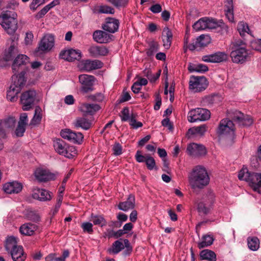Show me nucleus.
<instances>
[{"label": "nucleus", "instance_id": "f257e3e1", "mask_svg": "<svg viewBox=\"0 0 261 261\" xmlns=\"http://www.w3.org/2000/svg\"><path fill=\"white\" fill-rule=\"evenodd\" d=\"M189 181L192 189H202L207 185L210 178L206 169L200 166L195 167L189 176Z\"/></svg>", "mask_w": 261, "mask_h": 261}, {"label": "nucleus", "instance_id": "f03ea898", "mask_svg": "<svg viewBox=\"0 0 261 261\" xmlns=\"http://www.w3.org/2000/svg\"><path fill=\"white\" fill-rule=\"evenodd\" d=\"M238 178L240 180L248 182L249 186L254 191L260 193L261 173L249 172L247 168L243 167L239 172Z\"/></svg>", "mask_w": 261, "mask_h": 261}, {"label": "nucleus", "instance_id": "7ed1b4c3", "mask_svg": "<svg viewBox=\"0 0 261 261\" xmlns=\"http://www.w3.org/2000/svg\"><path fill=\"white\" fill-rule=\"evenodd\" d=\"M230 56L233 63L242 64L247 60L249 54L244 41L234 42Z\"/></svg>", "mask_w": 261, "mask_h": 261}, {"label": "nucleus", "instance_id": "20e7f679", "mask_svg": "<svg viewBox=\"0 0 261 261\" xmlns=\"http://www.w3.org/2000/svg\"><path fill=\"white\" fill-rule=\"evenodd\" d=\"M17 14L15 12L6 11L0 16V24L9 34H12L17 29Z\"/></svg>", "mask_w": 261, "mask_h": 261}, {"label": "nucleus", "instance_id": "39448f33", "mask_svg": "<svg viewBox=\"0 0 261 261\" xmlns=\"http://www.w3.org/2000/svg\"><path fill=\"white\" fill-rule=\"evenodd\" d=\"M54 147L59 154L71 159L76 154V150L73 146H69L63 140L57 139L54 141Z\"/></svg>", "mask_w": 261, "mask_h": 261}, {"label": "nucleus", "instance_id": "423d86ee", "mask_svg": "<svg viewBox=\"0 0 261 261\" xmlns=\"http://www.w3.org/2000/svg\"><path fill=\"white\" fill-rule=\"evenodd\" d=\"M208 86V82L203 76H191L189 81V89L194 93L204 91Z\"/></svg>", "mask_w": 261, "mask_h": 261}, {"label": "nucleus", "instance_id": "0eeeda50", "mask_svg": "<svg viewBox=\"0 0 261 261\" xmlns=\"http://www.w3.org/2000/svg\"><path fill=\"white\" fill-rule=\"evenodd\" d=\"M210 116L211 112L209 110L198 108L189 112L188 119L190 122H194L197 121H205L208 120Z\"/></svg>", "mask_w": 261, "mask_h": 261}, {"label": "nucleus", "instance_id": "6e6552de", "mask_svg": "<svg viewBox=\"0 0 261 261\" xmlns=\"http://www.w3.org/2000/svg\"><path fill=\"white\" fill-rule=\"evenodd\" d=\"M54 45L55 36L51 34H46L41 39L35 51L36 53L39 51L47 53L51 50Z\"/></svg>", "mask_w": 261, "mask_h": 261}, {"label": "nucleus", "instance_id": "1a4fd4ad", "mask_svg": "<svg viewBox=\"0 0 261 261\" xmlns=\"http://www.w3.org/2000/svg\"><path fill=\"white\" fill-rule=\"evenodd\" d=\"M79 80L81 84L80 91L84 94L87 93L93 90L94 83L95 78L93 75L86 74L79 76Z\"/></svg>", "mask_w": 261, "mask_h": 261}, {"label": "nucleus", "instance_id": "9d476101", "mask_svg": "<svg viewBox=\"0 0 261 261\" xmlns=\"http://www.w3.org/2000/svg\"><path fill=\"white\" fill-rule=\"evenodd\" d=\"M234 130V124L233 121L228 119H223L221 120L219 123L217 134L219 136H226L227 135L233 136Z\"/></svg>", "mask_w": 261, "mask_h": 261}, {"label": "nucleus", "instance_id": "9b49d317", "mask_svg": "<svg viewBox=\"0 0 261 261\" xmlns=\"http://www.w3.org/2000/svg\"><path fill=\"white\" fill-rule=\"evenodd\" d=\"M234 122L240 126H249L253 123L252 118L247 115H244L240 111H235L232 116Z\"/></svg>", "mask_w": 261, "mask_h": 261}, {"label": "nucleus", "instance_id": "f8f14e48", "mask_svg": "<svg viewBox=\"0 0 261 261\" xmlns=\"http://www.w3.org/2000/svg\"><path fill=\"white\" fill-rule=\"evenodd\" d=\"M60 135L62 138L77 144L81 143L84 138L82 133H75L69 129L62 130Z\"/></svg>", "mask_w": 261, "mask_h": 261}, {"label": "nucleus", "instance_id": "ddd939ff", "mask_svg": "<svg viewBox=\"0 0 261 261\" xmlns=\"http://www.w3.org/2000/svg\"><path fill=\"white\" fill-rule=\"evenodd\" d=\"M34 174L36 180L39 182H46L55 178L54 173L43 168H36Z\"/></svg>", "mask_w": 261, "mask_h": 261}, {"label": "nucleus", "instance_id": "4468645a", "mask_svg": "<svg viewBox=\"0 0 261 261\" xmlns=\"http://www.w3.org/2000/svg\"><path fill=\"white\" fill-rule=\"evenodd\" d=\"M29 62V58L24 55H18L14 60L12 66L14 72H17L19 70H24L25 66Z\"/></svg>", "mask_w": 261, "mask_h": 261}, {"label": "nucleus", "instance_id": "2eb2a0df", "mask_svg": "<svg viewBox=\"0 0 261 261\" xmlns=\"http://www.w3.org/2000/svg\"><path fill=\"white\" fill-rule=\"evenodd\" d=\"M227 59V55L223 52H218L214 54L205 55L202 58V60L204 62L211 63H220L226 61Z\"/></svg>", "mask_w": 261, "mask_h": 261}, {"label": "nucleus", "instance_id": "dca6fc26", "mask_svg": "<svg viewBox=\"0 0 261 261\" xmlns=\"http://www.w3.org/2000/svg\"><path fill=\"white\" fill-rule=\"evenodd\" d=\"M227 59V55L223 52H218L214 54L205 55L202 58V60L204 62L211 63H220L226 61Z\"/></svg>", "mask_w": 261, "mask_h": 261}, {"label": "nucleus", "instance_id": "f3484780", "mask_svg": "<svg viewBox=\"0 0 261 261\" xmlns=\"http://www.w3.org/2000/svg\"><path fill=\"white\" fill-rule=\"evenodd\" d=\"M60 56L63 59L72 62L75 60H79L81 58V53L79 50L71 49L61 51Z\"/></svg>", "mask_w": 261, "mask_h": 261}, {"label": "nucleus", "instance_id": "a211bd4d", "mask_svg": "<svg viewBox=\"0 0 261 261\" xmlns=\"http://www.w3.org/2000/svg\"><path fill=\"white\" fill-rule=\"evenodd\" d=\"M20 102L24 111L31 109L33 105V91L28 90L23 92L20 97Z\"/></svg>", "mask_w": 261, "mask_h": 261}, {"label": "nucleus", "instance_id": "6ab92c4d", "mask_svg": "<svg viewBox=\"0 0 261 261\" xmlns=\"http://www.w3.org/2000/svg\"><path fill=\"white\" fill-rule=\"evenodd\" d=\"M119 21L114 18L108 17L106 19L105 23L102 25V29L109 33H114L119 28Z\"/></svg>", "mask_w": 261, "mask_h": 261}, {"label": "nucleus", "instance_id": "aec40b11", "mask_svg": "<svg viewBox=\"0 0 261 261\" xmlns=\"http://www.w3.org/2000/svg\"><path fill=\"white\" fill-rule=\"evenodd\" d=\"M188 153L193 156L205 155L206 153L205 147L197 143H192L189 145L187 148Z\"/></svg>", "mask_w": 261, "mask_h": 261}, {"label": "nucleus", "instance_id": "412c9836", "mask_svg": "<svg viewBox=\"0 0 261 261\" xmlns=\"http://www.w3.org/2000/svg\"><path fill=\"white\" fill-rule=\"evenodd\" d=\"M92 121L88 119L84 116L77 117L73 122L74 128H81L84 130H88L92 126Z\"/></svg>", "mask_w": 261, "mask_h": 261}, {"label": "nucleus", "instance_id": "4be33fe9", "mask_svg": "<svg viewBox=\"0 0 261 261\" xmlns=\"http://www.w3.org/2000/svg\"><path fill=\"white\" fill-rule=\"evenodd\" d=\"M88 51L93 58L107 56L109 53L108 48L105 46L93 45L89 47Z\"/></svg>", "mask_w": 261, "mask_h": 261}, {"label": "nucleus", "instance_id": "5701e85b", "mask_svg": "<svg viewBox=\"0 0 261 261\" xmlns=\"http://www.w3.org/2000/svg\"><path fill=\"white\" fill-rule=\"evenodd\" d=\"M52 196L50 193L43 189L34 188V199L40 201H49Z\"/></svg>", "mask_w": 261, "mask_h": 261}, {"label": "nucleus", "instance_id": "b1692460", "mask_svg": "<svg viewBox=\"0 0 261 261\" xmlns=\"http://www.w3.org/2000/svg\"><path fill=\"white\" fill-rule=\"evenodd\" d=\"M100 108L98 105L85 103L82 104L79 109L84 115H93L99 110Z\"/></svg>", "mask_w": 261, "mask_h": 261}, {"label": "nucleus", "instance_id": "393cba45", "mask_svg": "<svg viewBox=\"0 0 261 261\" xmlns=\"http://www.w3.org/2000/svg\"><path fill=\"white\" fill-rule=\"evenodd\" d=\"M22 189V185L17 181L6 183L3 186V190L8 194L18 193Z\"/></svg>", "mask_w": 261, "mask_h": 261}, {"label": "nucleus", "instance_id": "a878e982", "mask_svg": "<svg viewBox=\"0 0 261 261\" xmlns=\"http://www.w3.org/2000/svg\"><path fill=\"white\" fill-rule=\"evenodd\" d=\"M93 38L95 41L99 43H107L111 40L110 35L101 30L95 31L93 33Z\"/></svg>", "mask_w": 261, "mask_h": 261}, {"label": "nucleus", "instance_id": "bb28decb", "mask_svg": "<svg viewBox=\"0 0 261 261\" xmlns=\"http://www.w3.org/2000/svg\"><path fill=\"white\" fill-rule=\"evenodd\" d=\"M25 72L22 71L20 74L16 75L15 74L12 76V84L11 85L15 86L16 87L19 88L21 91L22 88L25 85L27 78L24 76Z\"/></svg>", "mask_w": 261, "mask_h": 261}, {"label": "nucleus", "instance_id": "cd10ccee", "mask_svg": "<svg viewBox=\"0 0 261 261\" xmlns=\"http://www.w3.org/2000/svg\"><path fill=\"white\" fill-rule=\"evenodd\" d=\"M135 206V196L130 194L126 201L124 202H120L118 207L119 210L123 211H127L129 209H133Z\"/></svg>", "mask_w": 261, "mask_h": 261}, {"label": "nucleus", "instance_id": "c85d7f7f", "mask_svg": "<svg viewBox=\"0 0 261 261\" xmlns=\"http://www.w3.org/2000/svg\"><path fill=\"white\" fill-rule=\"evenodd\" d=\"M209 197L210 199H211L209 202L204 200L198 203L197 210L199 213L204 215H207L209 213L211 210V205L213 202V195H210Z\"/></svg>", "mask_w": 261, "mask_h": 261}, {"label": "nucleus", "instance_id": "c756f323", "mask_svg": "<svg viewBox=\"0 0 261 261\" xmlns=\"http://www.w3.org/2000/svg\"><path fill=\"white\" fill-rule=\"evenodd\" d=\"M103 63L99 60H94L91 61L87 60L83 64V68L87 71H90L94 69L101 68Z\"/></svg>", "mask_w": 261, "mask_h": 261}, {"label": "nucleus", "instance_id": "7c9ffc66", "mask_svg": "<svg viewBox=\"0 0 261 261\" xmlns=\"http://www.w3.org/2000/svg\"><path fill=\"white\" fill-rule=\"evenodd\" d=\"M172 37L173 35L171 31L168 27H165L162 32L163 46L165 48L169 49L170 48Z\"/></svg>", "mask_w": 261, "mask_h": 261}, {"label": "nucleus", "instance_id": "2f4dec72", "mask_svg": "<svg viewBox=\"0 0 261 261\" xmlns=\"http://www.w3.org/2000/svg\"><path fill=\"white\" fill-rule=\"evenodd\" d=\"M224 4V11L226 17L230 22H233L234 14L233 0H226Z\"/></svg>", "mask_w": 261, "mask_h": 261}, {"label": "nucleus", "instance_id": "473e14b6", "mask_svg": "<svg viewBox=\"0 0 261 261\" xmlns=\"http://www.w3.org/2000/svg\"><path fill=\"white\" fill-rule=\"evenodd\" d=\"M9 252H10L14 261H23L25 258L22 247L21 246L14 248Z\"/></svg>", "mask_w": 261, "mask_h": 261}, {"label": "nucleus", "instance_id": "72a5a7b5", "mask_svg": "<svg viewBox=\"0 0 261 261\" xmlns=\"http://www.w3.org/2000/svg\"><path fill=\"white\" fill-rule=\"evenodd\" d=\"M220 101V97L217 94H212L205 96L202 98L201 102L203 106H212L218 103Z\"/></svg>", "mask_w": 261, "mask_h": 261}, {"label": "nucleus", "instance_id": "f704fd0d", "mask_svg": "<svg viewBox=\"0 0 261 261\" xmlns=\"http://www.w3.org/2000/svg\"><path fill=\"white\" fill-rule=\"evenodd\" d=\"M200 257L201 260H207L208 261H216V253L212 250L204 249L200 252Z\"/></svg>", "mask_w": 261, "mask_h": 261}, {"label": "nucleus", "instance_id": "c9c22d12", "mask_svg": "<svg viewBox=\"0 0 261 261\" xmlns=\"http://www.w3.org/2000/svg\"><path fill=\"white\" fill-rule=\"evenodd\" d=\"M214 238L210 235H203L201 238V241L198 243V247L202 249L211 246L214 242Z\"/></svg>", "mask_w": 261, "mask_h": 261}, {"label": "nucleus", "instance_id": "e433bc0d", "mask_svg": "<svg viewBox=\"0 0 261 261\" xmlns=\"http://www.w3.org/2000/svg\"><path fill=\"white\" fill-rule=\"evenodd\" d=\"M248 248L252 251H256L259 248V240L256 237H248L247 239Z\"/></svg>", "mask_w": 261, "mask_h": 261}, {"label": "nucleus", "instance_id": "4c0bfd02", "mask_svg": "<svg viewBox=\"0 0 261 261\" xmlns=\"http://www.w3.org/2000/svg\"><path fill=\"white\" fill-rule=\"evenodd\" d=\"M20 92L19 88L14 85H10L9 90L7 91V98L11 101L15 100Z\"/></svg>", "mask_w": 261, "mask_h": 261}, {"label": "nucleus", "instance_id": "58836bf2", "mask_svg": "<svg viewBox=\"0 0 261 261\" xmlns=\"http://www.w3.org/2000/svg\"><path fill=\"white\" fill-rule=\"evenodd\" d=\"M207 66L202 64H190L188 66V70L190 72H204L208 70Z\"/></svg>", "mask_w": 261, "mask_h": 261}, {"label": "nucleus", "instance_id": "ea45409f", "mask_svg": "<svg viewBox=\"0 0 261 261\" xmlns=\"http://www.w3.org/2000/svg\"><path fill=\"white\" fill-rule=\"evenodd\" d=\"M21 234L31 236L33 234V225L31 223H27L22 225L19 228Z\"/></svg>", "mask_w": 261, "mask_h": 261}, {"label": "nucleus", "instance_id": "a19ab883", "mask_svg": "<svg viewBox=\"0 0 261 261\" xmlns=\"http://www.w3.org/2000/svg\"><path fill=\"white\" fill-rule=\"evenodd\" d=\"M124 248L123 243L119 240L115 241L111 248L108 249L109 253H113L114 254H117L120 251Z\"/></svg>", "mask_w": 261, "mask_h": 261}, {"label": "nucleus", "instance_id": "79ce46f5", "mask_svg": "<svg viewBox=\"0 0 261 261\" xmlns=\"http://www.w3.org/2000/svg\"><path fill=\"white\" fill-rule=\"evenodd\" d=\"M19 246L17 245V238L13 237H9L6 242V248L7 251H10L13 249L14 248H16Z\"/></svg>", "mask_w": 261, "mask_h": 261}, {"label": "nucleus", "instance_id": "37998d69", "mask_svg": "<svg viewBox=\"0 0 261 261\" xmlns=\"http://www.w3.org/2000/svg\"><path fill=\"white\" fill-rule=\"evenodd\" d=\"M210 43V37L208 35H201L198 37L196 41V45L198 47L206 46Z\"/></svg>", "mask_w": 261, "mask_h": 261}, {"label": "nucleus", "instance_id": "c03bdc74", "mask_svg": "<svg viewBox=\"0 0 261 261\" xmlns=\"http://www.w3.org/2000/svg\"><path fill=\"white\" fill-rule=\"evenodd\" d=\"M206 125L203 124L189 129L188 133L191 135L199 134L200 135H203L206 131Z\"/></svg>", "mask_w": 261, "mask_h": 261}, {"label": "nucleus", "instance_id": "a18cd8bd", "mask_svg": "<svg viewBox=\"0 0 261 261\" xmlns=\"http://www.w3.org/2000/svg\"><path fill=\"white\" fill-rule=\"evenodd\" d=\"M205 18L206 29H214L221 26L222 22H219L216 19L212 18Z\"/></svg>", "mask_w": 261, "mask_h": 261}, {"label": "nucleus", "instance_id": "49530a36", "mask_svg": "<svg viewBox=\"0 0 261 261\" xmlns=\"http://www.w3.org/2000/svg\"><path fill=\"white\" fill-rule=\"evenodd\" d=\"M42 118V111L40 107H35V113L34 114V126L40 123Z\"/></svg>", "mask_w": 261, "mask_h": 261}, {"label": "nucleus", "instance_id": "de8ad7c7", "mask_svg": "<svg viewBox=\"0 0 261 261\" xmlns=\"http://www.w3.org/2000/svg\"><path fill=\"white\" fill-rule=\"evenodd\" d=\"M158 49V43L154 41H150L149 43V48L146 50V54L148 57H151L153 56Z\"/></svg>", "mask_w": 261, "mask_h": 261}, {"label": "nucleus", "instance_id": "09e8293b", "mask_svg": "<svg viewBox=\"0 0 261 261\" xmlns=\"http://www.w3.org/2000/svg\"><path fill=\"white\" fill-rule=\"evenodd\" d=\"M238 30L241 36H243L246 33L250 34V29L247 23L241 21L238 24Z\"/></svg>", "mask_w": 261, "mask_h": 261}, {"label": "nucleus", "instance_id": "8fccbe9b", "mask_svg": "<svg viewBox=\"0 0 261 261\" xmlns=\"http://www.w3.org/2000/svg\"><path fill=\"white\" fill-rule=\"evenodd\" d=\"M4 129L13 128L16 124V119L13 117H10L7 119L2 120Z\"/></svg>", "mask_w": 261, "mask_h": 261}, {"label": "nucleus", "instance_id": "3c124183", "mask_svg": "<svg viewBox=\"0 0 261 261\" xmlns=\"http://www.w3.org/2000/svg\"><path fill=\"white\" fill-rule=\"evenodd\" d=\"M205 21V17L200 18L193 25V29L197 31L206 29L207 25Z\"/></svg>", "mask_w": 261, "mask_h": 261}, {"label": "nucleus", "instance_id": "603ef678", "mask_svg": "<svg viewBox=\"0 0 261 261\" xmlns=\"http://www.w3.org/2000/svg\"><path fill=\"white\" fill-rule=\"evenodd\" d=\"M16 50V49L14 44L11 45L8 50H6L5 52L4 57L5 60L7 61L11 60L14 55Z\"/></svg>", "mask_w": 261, "mask_h": 261}, {"label": "nucleus", "instance_id": "864d4df0", "mask_svg": "<svg viewBox=\"0 0 261 261\" xmlns=\"http://www.w3.org/2000/svg\"><path fill=\"white\" fill-rule=\"evenodd\" d=\"M94 225H98L101 226H103L106 225V221L103 217L98 215H93L91 216V220Z\"/></svg>", "mask_w": 261, "mask_h": 261}, {"label": "nucleus", "instance_id": "5fc2aeb1", "mask_svg": "<svg viewBox=\"0 0 261 261\" xmlns=\"http://www.w3.org/2000/svg\"><path fill=\"white\" fill-rule=\"evenodd\" d=\"M137 115L135 113H132L129 119V124L134 128H138L142 126L143 124L141 122L137 121L136 118Z\"/></svg>", "mask_w": 261, "mask_h": 261}, {"label": "nucleus", "instance_id": "6e6d98bb", "mask_svg": "<svg viewBox=\"0 0 261 261\" xmlns=\"http://www.w3.org/2000/svg\"><path fill=\"white\" fill-rule=\"evenodd\" d=\"M115 7L119 8L125 7L128 3V0H108Z\"/></svg>", "mask_w": 261, "mask_h": 261}, {"label": "nucleus", "instance_id": "4d7b16f0", "mask_svg": "<svg viewBox=\"0 0 261 261\" xmlns=\"http://www.w3.org/2000/svg\"><path fill=\"white\" fill-rule=\"evenodd\" d=\"M145 163L147 166V168L150 170H153L155 166V162L154 159L150 156L149 154H147V158L145 161Z\"/></svg>", "mask_w": 261, "mask_h": 261}, {"label": "nucleus", "instance_id": "13d9d810", "mask_svg": "<svg viewBox=\"0 0 261 261\" xmlns=\"http://www.w3.org/2000/svg\"><path fill=\"white\" fill-rule=\"evenodd\" d=\"M120 117L122 121H126L129 120L130 116H129V109L127 107L123 109Z\"/></svg>", "mask_w": 261, "mask_h": 261}, {"label": "nucleus", "instance_id": "bf43d9fd", "mask_svg": "<svg viewBox=\"0 0 261 261\" xmlns=\"http://www.w3.org/2000/svg\"><path fill=\"white\" fill-rule=\"evenodd\" d=\"M99 11L101 13L107 14H114L115 12V10L112 7L107 5L100 6Z\"/></svg>", "mask_w": 261, "mask_h": 261}, {"label": "nucleus", "instance_id": "052dcab7", "mask_svg": "<svg viewBox=\"0 0 261 261\" xmlns=\"http://www.w3.org/2000/svg\"><path fill=\"white\" fill-rule=\"evenodd\" d=\"M82 228L83 229V231L86 232H88L89 233H92L93 231V225L92 223L90 222H85L83 223L81 225Z\"/></svg>", "mask_w": 261, "mask_h": 261}, {"label": "nucleus", "instance_id": "680f3d73", "mask_svg": "<svg viewBox=\"0 0 261 261\" xmlns=\"http://www.w3.org/2000/svg\"><path fill=\"white\" fill-rule=\"evenodd\" d=\"M49 11V9L46 5L36 14V18L37 19H39L42 18Z\"/></svg>", "mask_w": 261, "mask_h": 261}, {"label": "nucleus", "instance_id": "e2e57ef3", "mask_svg": "<svg viewBox=\"0 0 261 261\" xmlns=\"http://www.w3.org/2000/svg\"><path fill=\"white\" fill-rule=\"evenodd\" d=\"M28 115L26 113L21 114L20 116L18 124L26 126L28 124Z\"/></svg>", "mask_w": 261, "mask_h": 261}, {"label": "nucleus", "instance_id": "0e129e2a", "mask_svg": "<svg viewBox=\"0 0 261 261\" xmlns=\"http://www.w3.org/2000/svg\"><path fill=\"white\" fill-rule=\"evenodd\" d=\"M25 126L18 124V126L15 131V135L19 137H22L25 132Z\"/></svg>", "mask_w": 261, "mask_h": 261}, {"label": "nucleus", "instance_id": "69168bd1", "mask_svg": "<svg viewBox=\"0 0 261 261\" xmlns=\"http://www.w3.org/2000/svg\"><path fill=\"white\" fill-rule=\"evenodd\" d=\"M135 158L136 161L139 163L144 162L146 160L147 154L145 155H142L141 151L138 150L135 155Z\"/></svg>", "mask_w": 261, "mask_h": 261}, {"label": "nucleus", "instance_id": "338daca9", "mask_svg": "<svg viewBox=\"0 0 261 261\" xmlns=\"http://www.w3.org/2000/svg\"><path fill=\"white\" fill-rule=\"evenodd\" d=\"M253 49L261 52V39L251 42Z\"/></svg>", "mask_w": 261, "mask_h": 261}, {"label": "nucleus", "instance_id": "774afa93", "mask_svg": "<svg viewBox=\"0 0 261 261\" xmlns=\"http://www.w3.org/2000/svg\"><path fill=\"white\" fill-rule=\"evenodd\" d=\"M124 246L126 248L125 254L129 255L132 251V247L131 246L129 241L127 239L124 240Z\"/></svg>", "mask_w": 261, "mask_h": 261}]
</instances>
